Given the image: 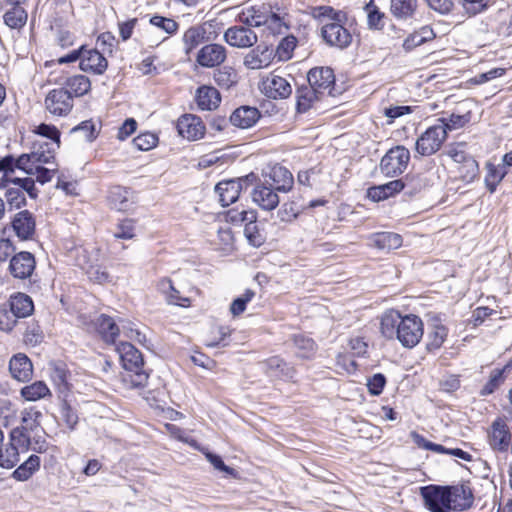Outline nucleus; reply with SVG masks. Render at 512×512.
Returning a JSON list of instances; mask_svg holds the SVG:
<instances>
[{
	"label": "nucleus",
	"instance_id": "15",
	"mask_svg": "<svg viewBox=\"0 0 512 512\" xmlns=\"http://www.w3.org/2000/svg\"><path fill=\"white\" fill-rule=\"evenodd\" d=\"M227 58L226 48L217 43L204 45L197 53L196 62L205 68L220 66Z\"/></svg>",
	"mask_w": 512,
	"mask_h": 512
},
{
	"label": "nucleus",
	"instance_id": "19",
	"mask_svg": "<svg viewBox=\"0 0 512 512\" xmlns=\"http://www.w3.org/2000/svg\"><path fill=\"white\" fill-rule=\"evenodd\" d=\"M252 200L263 210H274L279 202L278 191L267 184L265 181L256 185L252 191Z\"/></svg>",
	"mask_w": 512,
	"mask_h": 512
},
{
	"label": "nucleus",
	"instance_id": "60",
	"mask_svg": "<svg viewBox=\"0 0 512 512\" xmlns=\"http://www.w3.org/2000/svg\"><path fill=\"white\" fill-rule=\"evenodd\" d=\"M367 11L368 25L372 29H381L383 27L382 18L383 14L377 9L372 2L365 7Z\"/></svg>",
	"mask_w": 512,
	"mask_h": 512
},
{
	"label": "nucleus",
	"instance_id": "51",
	"mask_svg": "<svg viewBox=\"0 0 512 512\" xmlns=\"http://www.w3.org/2000/svg\"><path fill=\"white\" fill-rule=\"evenodd\" d=\"M19 319L4 303L0 305V331L10 333L18 324Z\"/></svg>",
	"mask_w": 512,
	"mask_h": 512
},
{
	"label": "nucleus",
	"instance_id": "41",
	"mask_svg": "<svg viewBox=\"0 0 512 512\" xmlns=\"http://www.w3.org/2000/svg\"><path fill=\"white\" fill-rule=\"evenodd\" d=\"M373 242L381 250H393L402 245V237L393 232H381L374 235Z\"/></svg>",
	"mask_w": 512,
	"mask_h": 512
},
{
	"label": "nucleus",
	"instance_id": "8",
	"mask_svg": "<svg viewBox=\"0 0 512 512\" xmlns=\"http://www.w3.org/2000/svg\"><path fill=\"white\" fill-rule=\"evenodd\" d=\"M253 173L238 179H229L219 182L215 186V192L219 196L222 206H228L237 201L242 190L247 188L249 178H254Z\"/></svg>",
	"mask_w": 512,
	"mask_h": 512
},
{
	"label": "nucleus",
	"instance_id": "46",
	"mask_svg": "<svg viewBox=\"0 0 512 512\" xmlns=\"http://www.w3.org/2000/svg\"><path fill=\"white\" fill-rule=\"evenodd\" d=\"M417 7V0H391V12L399 19L411 17Z\"/></svg>",
	"mask_w": 512,
	"mask_h": 512
},
{
	"label": "nucleus",
	"instance_id": "35",
	"mask_svg": "<svg viewBox=\"0 0 512 512\" xmlns=\"http://www.w3.org/2000/svg\"><path fill=\"white\" fill-rule=\"evenodd\" d=\"M159 290L165 295L169 304L181 307H188L190 299L180 295V292L173 286L170 279L164 278L158 283Z\"/></svg>",
	"mask_w": 512,
	"mask_h": 512
},
{
	"label": "nucleus",
	"instance_id": "23",
	"mask_svg": "<svg viewBox=\"0 0 512 512\" xmlns=\"http://www.w3.org/2000/svg\"><path fill=\"white\" fill-rule=\"evenodd\" d=\"M59 148L57 142L38 140L33 143L30 156L36 165L49 164L54 161L56 151Z\"/></svg>",
	"mask_w": 512,
	"mask_h": 512
},
{
	"label": "nucleus",
	"instance_id": "12",
	"mask_svg": "<svg viewBox=\"0 0 512 512\" xmlns=\"http://www.w3.org/2000/svg\"><path fill=\"white\" fill-rule=\"evenodd\" d=\"M11 227L19 240H32L36 232L35 216L28 210L19 211L13 216Z\"/></svg>",
	"mask_w": 512,
	"mask_h": 512
},
{
	"label": "nucleus",
	"instance_id": "32",
	"mask_svg": "<svg viewBox=\"0 0 512 512\" xmlns=\"http://www.w3.org/2000/svg\"><path fill=\"white\" fill-rule=\"evenodd\" d=\"M206 29L201 26H192L187 29L182 37L184 51L186 54H190L195 48L207 40Z\"/></svg>",
	"mask_w": 512,
	"mask_h": 512
},
{
	"label": "nucleus",
	"instance_id": "21",
	"mask_svg": "<svg viewBox=\"0 0 512 512\" xmlns=\"http://www.w3.org/2000/svg\"><path fill=\"white\" fill-rule=\"evenodd\" d=\"M263 92L269 98L285 99L292 93L289 81L278 75H271L262 82Z\"/></svg>",
	"mask_w": 512,
	"mask_h": 512
},
{
	"label": "nucleus",
	"instance_id": "9",
	"mask_svg": "<svg viewBox=\"0 0 512 512\" xmlns=\"http://www.w3.org/2000/svg\"><path fill=\"white\" fill-rule=\"evenodd\" d=\"M488 444L495 452L507 453L511 446V432L502 418L495 419L487 431Z\"/></svg>",
	"mask_w": 512,
	"mask_h": 512
},
{
	"label": "nucleus",
	"instance_id": "11",
	"mask_svg": "<svg viewBox=\"0 0 512 512\" xmlns=\"http://www.w3.org/2000/svg\"><path fill=\"white\" fill-rule=\"evenodd\" d=\"M307 80L309 87L324 96L331 94L335 76L333 70L329 67H315L308 72Z\"/></svg>",
	"mask_w": 512,
	"mask_h": 512
},
{
	"label": "nucleus",
	"instance_id": "64",
	"mask_svg": "<svg viewBox=\"0 0 512 512\" xmlns=\"http://www.w3.org/2000/svg\"><path fill=\"white\" fill-rule=\"evenodd\" d=\"M134 221L131 219H125L117 225V230L114 236L119 239H132L135 236Z\"/></svg>",
	"mask_w": 512,
	"mask_h": 512
},
{
	"label": "nucleus",
	"instance_id": "26",
	"mask_svg": "<svg viewBox=\"0 0 512 512\" xmlns=\"http://www.w3.org/2000/svg\"><path fill=\"white\" fill-rule=\"evenodd\" d=\"M4 304L21 319L29 317L34 311L33 300L25 293L18 292L11 295Z\"/></svg>",
	"mask_w": 512,
	"mask_h": 512
},
{
	"label": "nucleus",
	"instance_id": "36",
	"mask_svg": "<svg viewBox=\"0 0 512 512\" xmlns=\"http://www.w3.org/2000/svg\"><path fill=\"white\" fill-rule=\"evenodd\" d=\"M70 374L62 363H55L50 369V378L61 394H66L70 389Z\"/></svg>",
	"mask_w": 512,
	"mask_h": 512
},
{
	"label": "nucleus",
	"instance_id": "48",
	"mask_svg": "<svg viewBox=\"0 0 512 512\" xmlns=\"http://www.w3.org/2000/svg\"><path fill=\"white\" fill-rule=\"evenodd\" d=\"M447 335L448 329L443 324L436 322L428 335V349H439L445 342Z\"/></svg>",
	"mask_w": 512,
	"mask_h": 512
},
{
	"label": "nucleus",
	"instance_id": "37",
	"mask_svg": "<svg viewBox=\"0 0 512 512\" xmlns=\"http://www.w3.org/2000/svg\"><path fill=\"white\" fill-rule=\"evenodd\" d=\"M63 88L68 91L72 98L80 97L90 91L91 82L84 75H74L66 80L65 87Z\"/></svg>",
	"mask_w": 512,
	"mask_h": 512
},
{
	"label": "nucleus",
	"instance_id": "3",
	"mask_svg": "<svg viewBox=\"0 0 512 512\" xmlns=\"http://www.w3.org/2000/svg\"><path fill=\"white\" fill-rule=\"evenodd\" d=\"M423 322L416 315L402 317L398 311L386 312L381 318V333L387 339L397 338L407 348L416 346L423 336Z\"/></svg>",
	"mask_w": 512,
	"mask_h": 512
},
{
	"label": "nucleus",
	"instance_id": "42",
	"mask_svg": "<svg viewBox=\"0 0 512 512\" xmlns=\"http://www.w3.org/2000/svg\"><path fill=\"white\" fill-rule=\"evenodd\" d=\"M21 396L27 401H37L50 396V390L43 381H36L30 385L24 386L20 390Z\"/></svg>",
	"mask_w": 512,
	"mask_h": 512
},
{
	"label": "nucleus",
	"instance_id": "33",
	"mask_svg": "<svg viewBox=\"0 0 512 512\" xmlns=\"http://www.w3.org/2000/svg\"><path fill=\"white\" fill-rule=\"evenodd\" d=\"M265 366L266 372L272 377L292 379L295 376L294 368L277 356L267 359Z\"/></svg>",
	"mask_w": 512,
	"mask_h": 512
},
{
	"label": "nucleus",
	"instance_id": "28",
	"mask_svg": "<svg viewBox=\"0 0 512 512\" xmlns=\"http://www.w3.org/2000/svg\"><path fill=\"white\" fill-rule=\"evenodd\" d=\"M107 199L110 207L117 211H127L133 204L132 192L122 186L110 188Z\"/></svg>",
	"mask_w": 512,
	"mask_h": 512
},
{
	"label": "nucleus",
	"instance_id": "6",
	"mask_svg": "<svg viewBox=\"0 0 512 512\" xmlns=\"http://www.w3.org/2000/svg\"><path fill=\"white\" fill-rule=\"evenodd\" d=\"M410 161V151L397 145L389 149L380 161V171L387 177H395L402 174L408 167Z\"/></svg>",
	"mask_w": 512,
	"mask_h": 512
},
{
	"label": "nucleus",
	"instance_id": "7",
	"mask_svg": "<svg viewBox=\"0 0 512 512\" xmlns=\"http://www.w3.org/2000/svg\"><path fill=\"white\" fill-rule=\"evenodd\" d=\"M444 124L429 127L416 141V153L420 156L435 154L446 140Z\"/></svg>",
	"mask_w": 512,
	"mask_h": 512
},
{
	"label": "nucleus",
	"instance_id": "57",
	"mask_svg": "<svg viewBox=\"0 0 512 512\" xmlns=\"http://www.w3.org/2000/svg\"><path fill=\"white\" fill-rule=\"evenodd\" d=\"M158 138L156 135L146 132L133 139V145L141 151H147L156 146Z\"/></svg>",
	"mask_w": 512,
	"mask_h": 512
},
{
	"label": "nucleus",
	"instance_id": "55",
	"mask_svg": "<svg viewBox=\"0 0 512 512\" xmlns=\"http://www.w3.org/2000/svg\"><path fill=\"white\" fill-rule=\"evenodd\" d=\"M469 120H470V116L468 114H466V115L451 114L448 118L439 119L437 121V124L445 125V134L447 135V132L449 130L459 129V128L463 127Z\"/></svg>",
	"mask_w": 512,
	"mask_h": 512
},
{
	"label": "nucleus",
	"instance_id": "24",
	"mask_svg": "<svg viewBox=\"0 0 512 512\" xmlns=\"http://www.w3.org/2000/svg\"><path fill=\"white\" fill-rule=\"evenodd\" d=\"M9 370L12 377L21 382L30 380L33 374L32 363L24 354H17L11 358Z\"/></svg>",
	"mask_w": 512,
	"mask_h": 512
},
{
	"label": "nucleus",
	"instance_id": "16",
	"mask_svg": "<svg viewBox=\"0 0 512 512\" xmlns=\"http://www.w3.org/2000/svg\"><path fill=\"white\" fill-rule=\"evenodd\" d=\"M224 40L232 47L248 48L257 43L256 33L246 26H232L224 33Z\"/></svg>",
	"mask_w": 512,
	"mask_h": 512
},
{
	"label": "nucleus",
	"instance_id": "49",
	"mask_svg": "<svg viewBox=\"0 0 512 512\" xmlns=\"http://www.w3.org/2000/svg\"><path fill=\"white\" fill-rule=\"evenodd\" d=\"M297 45V39L293 35L284 37L274 50L275 57L279 61H287L291 59L293 51Z\"/></svg>",
	"mask_w": 512,
	"mask_h": 512
},
{
	"label": "nucleus",
	"instance_id": "14",
	"mask_svg": "<svg viewBox=\"0 0 512 512\" xmlns=\"http://www.w3.org/2000/svg\"><path fill=\"white\" fill-rule=\"evenodd\" d=\"M36 261L32 253L21 251L12 256L9 263V272L14 278H30L35 270Z\"/></svg>",
	"mask_w": 512,
	"mask_h": 512
},
{
	"label": "nucleus",
	"instance_id": "22",
	"mask_svg": "<svg viewBox=\"0 0 512 512\" xmlns=\"http://www.w3.org/2000/svg\"><path fill=\"white\" fill-rule=\"evenodd\" d=\"M447 154L453 161L463 164V168L466 169V174L463 175L464 178L473 179L477 175L478 163L472 156L465 152L463 143L450 146Z\"/></svg>",
	"mask_w": 512,
	"mask_h": 512
},
{
	"label": "nucleus",
	"instance_id": "58",
	"mask_svg": "<svg viewBox=\"0 0 512 512\" xmlns=\"http://www.w3.org/2000/svg\"><path fill=\"white\" fill-rule=\"evenodd\" d=\"M35 133L47 138L48 142H57L60 147V131L54 125L42 123L37 126Z\"/></svg>",
	"mask_w": 512,
	"mask_h": 512
},
{
	"label": "nucleus",
	"instance_id": "13",
	"mask_svg": "<svg viewBox=\"0 0 512 512\" xmlns=\"http://www.w3.org/2000/svg\"><path fill=\"white\" fill-rule=\"evenodd\" d=\"M274 59V49L271 46L260 44L245 55L243 64L247 69L259 70L269 67Z\"/></svg>",
	"mask_w": 512,
	"mask_h": 512
},
{
	"label": "nucleus",
	"instance_id": "31",
	"mask_svg": "<svg viewBox=\"0 0 512 512\" xmlns=\"http://www.w3.org/2000/svg\"><path fill=\"white\" fill-rule=\"evenodd\" d=\"M221 101L218 90L211 86H202L198 88L196 102L202 110H213L219 106Z\"/></svg>",
	"mask_w": 512,
	"mask_h": 512
},
{
	"label": "nucleus",
	"instance_id": "56",
	"mask_svg": "<svg viewBox=\"0 0 512 512\" xmlns=\"http://www.w3.org/2000/svg\"><path fill=\"white\" fill-rule=\"evenodd\" d=\"M410 437L412 441L417 445V447L432 451L434 453H441L444 451V446L440 444L433 443L427 440L424 436L420 435L416 431H412L410 433Z\"/></svg>",
	"mask_w": 512,
	"mask_h": 512
},
{
	"label": "nucleus",
	"instance_id": "54",
	"mask_svg": "<svg viewBox=\"0 0 512 512\" xmlns=\"http://www.w3.org/2000/svg\"><path fill=\"white\" fill-rule=\"evenodd\" d=\"M16 418V408L11 400L0 398V425L7 427Z\"/></svg>",
	"mask_w": 512,
	"mask_h": 512
},
{
	"label": "nucleus",
	"instance_id": "34",
	"mask_svg": "<svg viewBox=\"0 0 512 512\" xmlns=\"http://www.w3.org/2000/svg\"><path fill=\"white\" fill-rule=\"evenodd\" d=\"M321 95L309 86H301L296 91V106L300 113L307 112L314 106V103L321 99Z\"/></svg>",
	"mask_w": 512,
	"mask_h": 512
},
{
	"label": "nucleus",
	"instance_id": "47",
	"mask_svg": "<svg viewBox=\"0 0 512 512\" xmlns=\"http://www.w3.org/2000/svg\"><path fill=\"white\" fill-rule=\"evenodd\" d=\"M215 83L223 89H229L238 81V74L232 67L224 66L214 73Z\"/></svg>",
	"mask_w": 512,
	"mask_h": 512
},
{
	"label": "nucleus",
	"instance_id": "38",
	"mask_svg": "<svg viewBox=\"0 0 512 512\" xmlns=\"http://www.w3.org/2000/svg\"><path fill=\"white\" fill-rule=\"evenodd\" d=\"M42 413L35 407H28L21 411V425L18 428L29 433L36 432L41 429L40 419Z\"/></svg>",
	"mask_w": 512,
	"mask_h": 512
},
{
	"label": "nucleus",
	"instance_id": "18",
	"mask_svg": "<svg viewBox=\"0 0 512 512\" xmlns=\"http://www.w3.org/2000/svg\"><path fill=\"white\" fill-rule=\"evenodd\" d=\"M177 130L183 138L194 141L204 136L205 126L198 116L185 114L178 119Z\"/></svg>",
	"mask_w": 512,
	"mask_h": 512
},
{
	"label": "nucleus",
	"instance_id": "43",
	"mask_svg": "<svg viewBox=\"0 0 512 512\" xmlns=\"http://www.w3.org/2000/svg\"><path fill=\"white\" fill-rule=\"evenodd\" d=\"M27 17V12L19 5L13 6L3 15L4 23L12 29L23 27L26 24Z\"/></svg>",
	"mask_w": 512,
	"mask_h": 512
},
{
	"label": "nucleus",
	"instance_id": "52",
	"mask_svg": "<svg viewBox=\"0 0 512 512\" xmlns=\"http://www.w3.org/2000/svg\"><path fill=\"white\" fill-rule=\"evenodd\" d=\"M149 23L152 27L165 32L167 35L175 34L179 28L178 23L174 19L160 15H153Z\"/></svg>",
	"mask_w": 512,
	"mask_h": 512
},
{
	"label": "nucleus",
	"instance_id": "17",
	"mask_svg": "<svg viewBox=\"0 0 512 512\" xmlns=\"http://www.w3.org/2000/svg\"><path fill=\"white\" fill-rule=\"evenodd\" d=\"M264 181L278 192L290 191L294 184L292 173L281 165H274L269 173L264 175Z\"/></svg>",
	"mask_w": 512,
	"mask_h": 512
},
{
	"label": "nucleus",
	"instance_id": "10",
	"mask_svg": "<svg viewBox=\"0 0 512 512\" xmlns=\"http://www.w3.org/2000/svg\"><path fill=\"white\" fill-rule=\"evenodd\" d=\"M45 107L51 115L65 117L73 108V98L64 88H56L47 94Z\"/></svg>",
	"mask_w": 512,
	"mask_h": 512
},
{
	"label": "nucleus",
	"instance_id": "59",
	"mask_svg": "<svg viewBox=\"0 0 512 512\" xmlns=\"http://www.w3.org/2000/svg\"><path fill=\"white\" fill-rule=\"evenodd\" d=\"M488 1L489 0H459V3L468 16H474L487 7Z\"/></svg>",
	"mask_w": 512,
	"mask_h": 512
},
{
	"label": "nucleus",
	"instance_id": "30",
	"mask_svg": "<svg viewBox=\"0 0 512 512\" xmlns=\"http://www.w3.org/2000/svg\"><path fill=\"white\" fill-rule=\"evenodd\" d=\"M226 219L232 224L245 223V235L251 240L250 229L255 228V222L257 220V213L254 210H241L231 209L226 213Z\"/></svg>",
	"mask_w": 512,
	"mask_h": 512
},
{
	"label": "nucleus",
	"instance_id": "20",
	"mask_svg": "<svg viewBox=\"0 0 512 512\" xmlns=\"http://www.w3.org/2000/svg\"><path fill=\"white\" fill-rule=\"evenodd\" d=\"M79 66L84 72L102 75L108 67V61L97 49H88L83 45V53Z\"/></svg>",
	"mask_w": 512,
	"mask_h": 512
},
{
	"label": "nucleus",
	"instance_id": "50",
	"mask_svg": "<svg viewBox=\"0 0 512 512\" xmlns=\"http://www.w3.org/2000/svg\"><path fill=\"white\" fill-rule=\"evenodd\" d=\"M11 445L17 447L22 452H27L32 444L31 433L24 431L18 427L14 428L10 433Z\"/></svg>",
	"mask_w": 512,
	"mask_h": 512
},
{
	"label": "nucleus",
	"instance_id": "44",
	"mask_svg": "<svg viewBox=\"0 0 512 512\" xmlns=\"http://www.w3.org/2000/svg\"><path fill=\"white\" fill-rule=\"evenodd\" d=\"M40 466V458L37 455H31L24 463H22L12 474L18 481L28 480Z\"/></svg>",
	"mask_w": 512,
	"mask_h": 512
},
{
	"label": "nucleus",
	"instance_id": "5",
	"mask_svg": "<svg viewBox=\"0 0 512 512\" xmlns=\"http://www.w3.org/2000/svg\"><path fill=\"white\" fill-rule=\"evenodd\" d=\"M238 17L239 21L246 26H267L273 32H279L284 25L281 17L266 4L249 6L243 9Z\"/></svg>",
	"mask_w": 512,
	"mask_h": 512
},
{
	"label": "nucleus",
	"instance_id": "2",
	"mask_svg": "<svg viewBox=\"0 0 512 512\" xmlns=\"http://www.w3.org/2000/svg\"><path fill=\"white\" fill-rule=\"evenodd\" d=\"M308 14L322 24L321 35L328 45L344 49L351 44L352 35L344 27L347 20L344 11L322 5L309 7Z\"/></svg>",
	"mask_w": 512,
	"mask_h": 512
},
{
	"label": "nucleus",
	"instance_id": "45",
	"mask_svg": "<svg viewBox=\"0 0 512 512\" xmlns=\"http://www.w3.org/2000/svg\"><path fill=\"white\" fill-rule=\"evenodd\" d=\"M293 343L297 349L296 354L298 357L309 359L315 354L316 344L313 339L305 335L298 334L294 335Z\"/></svg>",
	"mask_w": 512,
	"mask_h": 512
},
{
	"label": "nucleus",
	"instance_id": "40",
	"mask_svg": "<svg viewBox=\"0 0 512 512\" xmlns=\"http://www.w3.org/2000/svg\"><path fill=\"white\" fill-rule=\"evenodd\" d=\"M5 189L4 197L9 210H18L26 205L25 193L21 188L12 184H7Z\"/></svg>",
	"mask_w": 512,
	"mask_h": 512
},
{
	"label": "nucleus",
	"instance_id": "27",
	"mask_svg": "<svg viewBox=\"0 0 512 512\" xmlns=\"http://www.w3.org/2000/svg\"><path fill=\"white\" fill-rule=\"evenodd\" d=\"M259 118L260 113L257 108L241 106L232 113L230 122L236 127L247 129L252 127Z\"/></svg>",
	"mask_w": 512,
	"mask_h": 512
},
{
	"label": "nucleus",
	"instance_id": "63",
	"mask_svg": "<svg viewBox=\"0 0 512 512\" xmlns=\"http://www.w3.org/2000/svg\"><path fill=\"white\" fill-rule=\"evenodd\" d=\"M10 183L22 189L24 193H27L32 199L37 197V189L35 187V181L30 178H13Z\"/></svg>",
	"mask_w": 512,
	"mask_h": 512
},
{
	"label": "nucleus",
	"instance_id": "25",
	"mask_svg": "<svg viewBox=\"0 0 512 512\" xmlns=\"http://www.w3.org/2000/svg\"><path fill=\"white\" fill-rule=\"evenodd\" d=\"M405 185L401 179L392 180L388 183L370 187L367 190V197L374 202L383 201L401 192Z\"/></svg>",
	"mask_w": 512,
	"mask_h": 512
},
{
	"label": "nucleus",
	"instance_id": "29",
	"mask_svg": "<svg viewBox=\"0 0 512 512\" xmlns=\"http://www.w3.org/2000/svg\"><path fill=\"white\" fill-rule=\"evenodd\" d=\"M95 325L97 332L107 344L115 343V340L120 333V328L112 317L101 314L97 318Z\"/></svg>",
	"mask_w": 512,
	"mask_h": 512
},
{
	"label": "nucleus",
	"instance_id": "61",
	"mask_svg": "<svg viewBox=\"0 0 512 512\" xmlns=\"http://www.w3.org/2000/svg\"><path fill=\"white\" fill-rule=\"evenodd\" d=\"M503 381V374L500 370H494L490 374L489 380L487 383L482 387L480 394L482 396H487L492 394L500 385V383Z\"/></svg>",
	"mask_w": 512,
	"mask_h": 512
},
{
	"label": "nucleus",
	"instance_id": "1",
	"mask_svg": "<svg viewBox=\"0 0 512 512\" xmlns=\"http://www.w3.org/2000/svg\"><path fill=\"white\" fill-rule=\"evenodd\" d=\"M421 496L430 512L464 511L473 504L472 491L465 485H430L421 488Z\"/></svg>",
	"mask_w": 512,
	"mask_h": 512
},
{
	"label": "nucleus",
	"instance_id": "4",
	"mask_svg": "<svg viewBox=\"0 0 512 512\" xmlns=\"http://www.w3.org/2000/svg\"><path fill=\"white\" fill-rule=\"evenodd\" d=\"M116 351L126 371L123 376L124 382L131 388L144 387L148 382L149 375L143 369L144 361L141 352L129 342L119 343L116 346Z\"/></svg>",
	"mask_w": 512,
	"mask_h": 512
},
{
	"label": "nucleus",
	"instance_id": "39",
	"mask_svg": "<svg viewBox=\"0 0 512 512\" xmlns=\"http://www.w3.org/2000/svg\"><path fill=\"white\" fill-rule=\"evenodd\" d=\"M435 37L433 30L429 26H423L420 30L408 35L403 41V48L409 52L423 43L432 40Z\"/></svg>",
	"mask_w": 512,
	"mask_h": 512
},
{
	"label": "nucleus",
	"instance_id": "62",
	"mask_svg": "<svg viewBox=\"0 0 512 512\" xmlns=\"http://www.w3.org/2000/svg\"><path fill=\"white\" fill-rule=\"evenodd\" d=\"M82 133L86 141H93L96 137L95 125L91 120L81 122L79 125L71 129V133Z\"/></svg>",
	"mask_w": 512,
	"mask_h": 512
},
{
	"label": "nucleus",
	"instance_id": "53",
	"mask_svg": "<svg viewBox=\"0 0 512 512\" xmlns=\"http://www.w3.org/2000/svg\"><path fill=\"white\" fill-rule=\"evenodd\" d=\"M20 450L9 444L0 450V466L5 469L13 468L20 461Z\"/></svg>",
	"mask_w": 512,
	"mask_h": 512
}]
</instances>
